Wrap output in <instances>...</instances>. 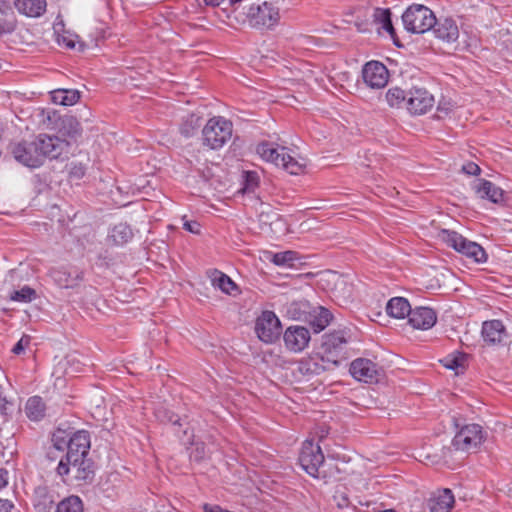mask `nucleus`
Wrapping results in <instances>:
<instances>
[{
	"label": "nucleus",
	"mask_w": 512,
	"mask_h": 512,
	"mask_svg": "<svg viewBox=\"0 0 512 512\" xmlns=\"http://www.w3.org/2000/svg\"><path fill=\"white\" fill-rule=\"evenodd\" d=\"M351 340L348 328L326 332L322 336V370H331L347 359V345Z\"/></svg>",
	"instance_id": "nucleus-1"
},
{
	"label": "nucleus",
	"mask_w": 512,
	"mask_h": 512,
	"mask_svg": "<svg viewBox=\"0 0 512 512\" xmlns=\"http://www.w3.org/2000/svg\"><path fill=\"white\" fill-rule=\"evenodd\" d=\"M437 237L447 246L477 263H484L487 260V254L481 245L466 239L456 231L441 229Z\"/></svg>",
	"instance_id": "nucleus-2"
},
{
	"label": "nucleus",
	"mask_w": 512,
	"mask_h": 512,
	"mask_svg": "<svg viewBox=\"0 0 512 512\" xmlns=\"http://www.w3.org/2000/svg\"><path fill=\"white\" fill-rule=\"evenodd\" d=\"M256 151L263 160L281 167L292 175L302 171V165L288 153L286 147H274L272 143L265 141L257 145Z\"/></svg>",
	"instance_id": "nucleus-3"
},
{
	"label": "nucleus",
	"mask_w": 512,
	"mask_h": 512,
	"mask_svg": "<svg viewBox=\"0 0 512 512\" xmlns=\"http://www.w3.org/2000/svg\"><path fill=\"white\" fill-rule=\"evenodd\" d=\"M233 131L231 121L223 117H213L202 130L203 144L211 149H219L230 140Z\"/></svg>",
	"instance_id": "nucleus-4"
},
{
	"label": "nucleus",
	"mask_w": 512,
	"mask_h": 512,
	"mask_svg": "<svg viewBox=\"0 0 512 512\" xmlns=\"http://www.w3.org/2000/svg\"><path fill=\"white\" fill-rule=\"evenodd\" d=\"M74 473V479L81 484L92 483L95 477V462L88 456L78 457L77 461L71 460H60L56 468V472L59 476L64 478L70 471Z\"/></svg>",
	"instance_id": "nucleus-5"
},
{
	"label": "nucleus",
	"mask_w": 512,
	"mask_h": 512,
	"mask_svg": "<svg viewBox=\"0 0 512 512\" xmlns=\"http://www.w3.org/2000/svg\"><path fill=\"white\" fill-rule=\"evenodd\" d=\"M402 21L407 31L412 33H425L436 23L432 10L424 5L414 4L406 9Z\"/></svg>",
	"instance_id": "nucleus-6"
},
{
	"label": "nucleus",
	"mask_w": 512,
	"mask_h": 512,
	"mask_svg": "<svg viewBox=\"0 0 512 512\" xmlns=\"http://www.w3.org/2000/svg\"><path fill=\"white\" fill-rule=\"evenodd\" d=\"M247 19L253 28L271 29L279 22V9L269 2L252 4L248 10Z\"/></svg>",
	"instance_id": "nucleus-7"
},
{
	"label": "nucleus",
	"mask_w": 512,
	"mask_h": 512,
	"mask_svg": "<svg viewBox=\"0 0 512 512\" xmlns=\"http://www.w3.org/2000/svg\"><path fill=\"white\" fill-rule=\"evenodd\" d=\"M320 436L307 438L299 454V464L302 469L314 478L319 476L320 467Z\"/></svg>",
	"instance_id": "nucleus-8"
},
{
	"label": "nucleus",
	"mask_w": 512,
	"mask_h": 512,
	"mask_svg": "<svg viewBox=\"0 0 512 512\" xmlns=\"http://www.w3.org/2000/svg\"><path fill=\"white\" fill-rule=\"evenodd\" d=\"M34 145L37 146V152L42 165L46 159H58L64 150L69 146V143L62 140L58 136L40 133L32 137Z\"/></svg>",
	"instance_id": "nucleus-9"
},
{
	"label": "nucleus",
	"mask_w": 512,
	"mask_h": 512,
	"mask_svg": "<svg viewBox=\"0 0 512 512\" xmlns=\"http://www.w3.org/2000/svg\"><path fill=\"white\" fill-rule=\"evenodd\" d=\"M255 332L262 342L272 344L280 339L282 325L273 311L266 310L257 318Z\"/></svg>",
	"instance_id": "nucleus-10"
},
{
	"label": "nucleus",
	"mask_w": 512,
	"mask_h": 512,
	"mask_svg": "<svg viewBox=\"0 0 512 512\" xmlns=\"http://www.w3.org/2000/svg\"><path fill=\"white\" fill-rule=\"evenodd\" d=\"M10 152L14 159L23 166L31 169L42 166L37 146L34 145L32 138L11 143Z\"/></svg>",
	"instance_id": "nucleus-11"
},
{
	"label": "nucleus",
	"mask_w": 512,
	"mask_h": 512,
	"mask_svg": "<svg viewBox=\"0 0 512 512\" xmlns=\"http://www.w3.org/2000/svg\"><path fill=\"white\" fill-rule=\"evenodd\" d=\"M483 441V430L479 424L463 426L454 436L452 446L455 450L469 451L477 448Z\"/></svg>",
	"instance_id": "nucleus-12"
},
{
	"label": "nucleus",
	"mask_w": 512,
	"mask_h": 512,
	"mask_svg": "<svg viewBox=\"0 0 512 512\" xmlns=\"http://www.w3.org/2000/svg\"><path fill=\"white\" fill-rule=\"evenodd\" d=\"M350 374L358 381L365 383L378 382L383 373L381 366L368 358L353 360L349 368Z\"/></svg>",
	"instance_id": "nucleus-13"
},
{
	"label": "nucleus",
	"mask_w": 512,
	"mask_h": 512,
	"mask_svg": "<svg viewBox=\"0 0 512 512\" xmlns=\"http://www.w3.org/2000/svg\"><path fill=\"white\" fill-rule=\"evenodd\" d=\"M434 96L425 88L413 87L408 92L407 110L412 115H422L434 106Z\"/></svg>",
	"instance_id": "nucleus-14"
},
{
	"label": "nucleus",
	"mask_w": 512,
	"mask_h": 512,
	"mask_svg": "<svg viewBox=\"0 0 512 512\" xmlns=\"http://www.w3.org/2000/svg\"><path fill=\"white\" fill-rule=\"evenodd\" d=\"M90 446V433L87 430L73 431L70 435L67 452L60 460L72 459L75 462L78 457L88 456Z\"/></svg>",
	"instance_id": "nucleus-15"
},
{
	"label": "nucleus",
	"mask_w": 512,
	"mask_h": 512,
	"mask_svg": "<svg viewBox=\"0 0 512 512\" xmlns=\"http://www.w3.org/2000/svg\"><path fill=\"white\" fill-rule=\"evenodd\" d=\"M365 84L373 89H380L387 85L389 72L386 66L379 61H370L362 69Z\"/></svg>",
	"instance_id": "nucleus-16"
},
{
	"label": "nucleus",
	"mask_w": 512,
	"mask_h": 512,
	"mask_svg": "<svg viewBox=\"0 0 512 512\" xmlns=\"http://www.w3.org/2000/svg\"><path fill=\"white\" fill-rule=\"evenodd\" d=\"M311 339L310 331L300 325L289 326L283 333L285 347L294 353L303 351Z\"/></svg>",
	"instance_id": "nucleus-17"
},
{
	"label": "nucleus",
	"mask_w": 512,
	"mask_h": 512,
	"mask_svg": "<svg viewBox=\"0 0 512 512\" xmlns=\"http://www.w3.org/2000/svg\"><path fill=\"white\" fill-rule=\"evenodd\" d=\"M50 276L60 288H75L84 279L83 270L77 267H60L50 270Z\"/></svg>",
	"instance_id": "nucleus-18"
},
{
	"label": "nucleus",
	"mask_w": 512,
	"mask_h": 512,
	"mask_svg": "<svg viewBox=\"0 0 512 512\" xmlns=\"http://www.w3.org/2000/svg\"><path fill=\"white\" fill-rule=\"evenodd\" d=\"M437 321L436 312L429 307H416L411 309L408 317L409 324L415 329L428 330Z\"/></svg>",
	"instance_id": "nucleus-19"
},
{
	"label": "nucleus",
	"mask_w": 512,
	"mask_h": 512,
	"mask_svg": "<svg viewBox=\"0 0 512 512\" xmlns=\"http://www.w3.org/2000/svg\"><path fill=\"white\" fill-rule=\"evenodd\" d=\"M57 495L47 486H37L32 497V504L36 512H52Z\"/></svg>",
	"instance_id": "nucleus-20"
},
{
	"label": "nucleus",
	"mask_w": 512,
	"mask_h": 512,
	"mask_svg": "<svg viewBox=\"0 0 512 512\" xmlns=\"http://www.w3.org/2000/svg\"><path fill=\"white\" fill-rule=\"evenodd\" d=\"M435 36L446 43L455 42L459 37V29L455 21L451 18L436 20L431 28Z\"/></svg>",
	"instance_id": "nucleus-21"
},
{
	"label": "nucleus",
	"mask_w": 512,
	"mask_h": 512,
	"mask_svg": "<svg viewBox=\"0 0 512 512\" xmlns=\"http://www.w3.org/2000/svg\"><path fill=\"white\" fill-rule=\"evenodd\" d=\"M474 190L482 199H488L495 204L504 202V191L489 180L479 179Z\"/></svg>",
	"instance_id": "nucleus-22"
},
{
	"label": "nucleus",
	"mask_w": 512,
	"mask_h": 512,
	"mask_svg": "<svg viewBox=\"0 0 512 512\" xmlns=\"http://www.w3.org/2000/svg\"><path fill=\"white\" fill-rule=\"evenodd\" d=\"M482 336L488 345L500 344L506 338V329L502 321H485L482 325Z\"/></svg>",
	"instance_id": "nucleus-23"
},
{
	"label": "nucleus",
	"mask_w": 512,
	"mask_h": 512,
	"mask_svg": "<svg viewBox=\"0 0 512 512\" xmlns=\"http://www.w3.org/2000/svg\"><path fill=\"white\" fill-rule=\"evenodd\" d=\"M455 499L450 489H443L433 494L428 501V507L431 512H450Z\"/></svg>",
	"instance_id": "nucleus-24"
},
{
	"label": "nucleus",
	"mask_w": 512,
	"mask_h": 512,
	"mask_svg": "<svg viewBox=\"0 0 512 512\" xmlns=\"http://www.w3.org/2000/svg\"><path fill=\"white\" fill-rule=\"evenodd\" d=\"M59 133L73 140H77L82 135V127L78 119L73 115H64L58 118L56 123Z\"/></svg>",
	"instance_id": "nucleus-25"
},
{
	"label": "nucleus",
	"mask_w": 512,
	"mask_h": 512,
	"mask_svg": "<svg viewBox=\"0 0 512 512\" xmlns=\"http://www.w3.org/2000/svg\"><path fill=\"white\" fill-rule=\"evenodd\" d=\"M46 0H16L15 7L19 13L28 17H39L46 11Z\"/></svg>",
	"instance_id": "nucleus-26"
},
{
	"label": "nucleus",
	"mask_w": 512,
	"mask_h": 512,
	"mask_svg": "<svg viewBox=\"0 0 512 512\" xmlns=\"http://www.w3.org/2000/svg\"><path fill=\"white\" fill-rule=\"evenodd\" d=\"M353 291V283L345 276L329 297L336 304L342 306L352 301Z\"/></svg>",
	"instance_id": "nucleus-27"
},
{
	"label": "nucleus",
	"mask_w": 512,
	"mask_h": 512,
	"mask_svg": "<svg viewBox=\"0 0 512 512\" xmlns=\"http://www.w3.org/2000/svg\"><path fill=\"white\" fill-rule=\"evenodd\" d=\"M322 66V73L326 74V78L331 87L337 88L341 74L338 71L341 66V59H336L334 56L327 55L325 58H322Z\"/></svg>",
	"instance_id": "nucleus-28"
},
{
	"label": "nucleus",
	"mask_w": 512,
	"mask_h": 512,
	"mask_svg": "<svg viewBox=\"0 0 512 512\" xmlns=\"http://www.w3.org/2000/svg\"><path fill=\"white\" fill-rule=\"evenodd\" d=\"M386 312L393 318L404 319L406 316L409 317L411 306L406 298L393 297L387 302Z\"/></svg>",
	"instance_id": "nucleus-29"
},
{
	"label": "nucleus",
	"mask_w": 512,
	"mask_h": 512,
	"mask_svg": "<svg viewBox=\"0 0 512 512\" xmlns=\"http://www.w3.org/2000/svg\"><path fill=\"white\" fill-rule=\"evenodd\" d=\"M210 278L212 285L225 294L232 295L234 290H238L236 283L228 275L217 269L210 273Z\"/></svg>",
	"instance_id": "nucleus-30"
},
{
	"label": "nucleus",
	"mask_w": 512,
	"mask_h": 512,
	"mask_svg": "<svg viewBox=\"0 0 512 512\" xmlns=\"http://www.w3.org/2000/svg\"><path fill=\"white\" fill-rule=\"evenodd\" d=\"M25 412L30 420L40 421L46 415V404L40 396H32L26 402Z\"/></svg>",
	"instance_id": "nucleus-31"
},
{
	"label": "nucleus",
	"mask_w": 512,
	"mask_h": 512,
	"mask_svg": "<svg viewBox=\"0 0 512 512\" xmlns=\"http://www.w3.org/2000/svg\"><path fill=\"white\" fill-rule=\"evenodd\" d=\"M154 415L156 419L162 423V424H172L174 427H177L178 429L175 430V432L179 435L180 431L182 432V427L184 426L183 419L170 409L159 406L155 409Z\"/></svg>",
	"instance_id": "nucleus-32"
},
{
	"label": "nucleus",
	"mask_w": 512,
	"mask_h": 512,
	"mask_svg": "<svg viewBox=\"0 0 512 512\" xmlns=\"http://www.w3.org/2000/svg\"><path fill=\"white\" fill-rule=\"evenodd\" d=\"M3 11H0V36L10 34L16 29V17L12 7L8 3H2Z\"/></svg>",
	"instance_id": "nucleus-33"
},
{
	"label": "nucleus",
	"mask_w": 512,
	"mask_h": 512,
	"mask_svg": "<svg viewBox=\"0 0 512 512\" xmlns=\"http://www.w3.org/2000/svg\"><path fill=\"white\" fill-rule=\"evenodd\" d=\"M80 99V92L74 89H57L51 92V100L55 104L71 106Z\"/></svg>",
	"instance_id": "nucleus-34"
},
{
	"label": "nucleus",
	"mask_w": 512,
	"mask_h": 512,
	"mask_svg": "<svg viewBox=\"0 0 512 512\" xmlns=\"http://www.w3.org/2000/svg\"><path fill=\"white\" fill-rule=\"evenodd\" d=\"M179 438L187 440V443L190 445H195V449L190 453V458L196 462H201L206 455V445L204 442H196L194 443V434L190 431V428L186 426L182 430V436L179 435Z\"/></svg>",
	"instance_id": "nucleus-35"
},
{
	"label": "nucleus",
	"mask_w": 512,
	"mask_h": 512,
	"mask_svg": "<svg viewBox=\"0 0 512 512\" xmlns=\"http://www.w3.org/2000/svg\"><path fill=\"white\" fill-rule=\"evenodd\" d=\"M54 512H84V504L79 496L70 495L56 504Z\"/></svg>",
	"instance_id": "nucleus-36"
},
{
	"label": "nucleus",
	"mask_w": 512,
	"mask_h": 512,
	"mask_svg": "<svg viewBox=\"0 0 512 512\" xmlns=\"http://www.w3.org/2000/svg\"><path fill=\"white\" fill-rule=\"evenodd\" d=\"M109 237L116 245H123L132 239L133 232L128 224L119 223L112 228Z\"/></svg>",
	"instance_id": "nucleus-37"
},
{
	"label": "nucleus",
	"mask_w": 512,
	"mask_h": 512,
	"mask_svg": "<svg viewBox=\"0 0 512 512\" xmlns=\"http://www.w3.org/2000/svg\"><path fill=\"white\" fill-rule=\"evenodd\" d=\"M345 276L334 270L322 271V292L331 295L332 291L335 290L337 285Z\"/></svg>",
	"instance_id": "nucleus-38"
},
{
	"label": "nucleus",
	"mask_w": 512,
	"mask_h": 512,
	"mask_svg": "<svg viewBox=\"0 0 512 512\" xmlns=\"http://www.w3.org/2000/svg\"><path fill=\"white\" fill-rule=\"evenodd\" d=\"M73 429L68 427L64 429L62 427H58L53 433L51 441L53 443V447L59 451H65L69 444L70 435L72 434Z\"/></svg>",
	"instance_id": "nucleus-39"
},
{
	"label": "nucleus",
	"mask_w": 512,
	"mask_h": 512,
	"mask_svg": "<svg viewBox=\"0 0 512 512\" xmlns=\"http://www.w3.org/2000/svg\"><path fill=\"white\" fill-rule=\"evenodd\" d=\"M408 93L399 87H393L386 92V101L391 108L407 107Z\"/></svg>",
	"instance_id": "nucleus-40"
},
{
	"label": "nucleus",
	"mask_w": 512,
	"mask_h": 512,
	"mask_svg": "<svg viewBox=\"0 0 512 512\" xmlns=\"http://www.w3.org/2000/svg\"><path fill=\"white\" fill-rule=\"evenodd\" d=\"M467 357L463 353H458L456 355H449L443 360H441L443 366L447 369L456 371V374L463 373L465 370Z\"/></svg>",
	"instance_id": "nucleus-41"
},
{
	"label": "nucleus",
	"mask_w": 512,
	"mask_h": 512,
	"mask_svg": "<svg viewBox=\"0 0 512 512\" xmlns=\"http://www.w3.org/2000/svg\"><path fill=\"white\" fill-rule=\"evenodd\" d=\"M202 118L196 114L188 115L180 126V132L185 137L193 136L196 131L200 128Z\"/></svg>",
	"instance_id": "nucleus-42"
},
{
	"label": "nucleus",
	"mask_w": 512,
	"mask_h": 512,
	"mask_svg": "<svg viewBox=\"0 0 512 512\" xmlns=\"http://www.w3.org/2000/svg\"><path fill=\"white\" fill-rule=\"evenodd\" d=\"M375 21L381 24V28L387 31L391 36H394L395 29L391 20V12L389 9L377 8L374 13Z\"/></svg>",
	"instance_id": "nucleus-43"
},
{
	"label": "nucleus",
	"mask_w": 512,
	"mask_h": 512,
	"mask_svg": "<svg viewBox=\"0 0 512 512\" xmlns=\"http://www.w3.org/2000/svg\"><path fill=\"white\" fill-rule=\"evenodd\" d=\"M37 298L36 290L25 285L12 292L10 299L16 302L29 303Z\"/></svg>",
	"instance_id": "nucleus-44"
},
{
	"label": "nucleus",
	"mask_w": 512,
	"mask_h": 512,
	"mask_svg": "<svg viewBox=\"0 0 512 512\" xmlns=\"http://www.w3.org/2000/svg\"><path fill=\"white\" fill-rule=\"evenodd\" d=\"M297 253L291 250L278 252L273 254L271 261L277 266H294V261L297 259Z\"/></svg>",
	"instance_id": "nucleus-45"
},
{
	"label": "nucleus",
	"mask_w": 512,
	"mask_h": 512,
	"mask_svg": "<svg viewBox=\"0 0 512 512\" xmlns=\"http://www.w3.org/2000/svg\"><path fill=\"white\" fill-rule=\"evenodd\" d=\"M242 190L244 193L254 192L259 185V175L256 171H245L243 173Z\"/></svg>",
	"instance_id": "nucleus-46"
},
{
	"label": "nucleus",
	"mask_w": 512,
	"mask_h": 512,
	"mask_svg": "<svg viewBox=\"0 0 512 512\" xmlns=\"http://www.w3.org/2000/svg\"><path fill=\"white\" fill-rule=\"evenodd\" d=\"M69 167V177L71 179L80 180L85 176L86 167L80 162H71L67 165Z\"/></svg>",
	"instance_id": "nucleus-47"
},
{
	"label": "nucleus",
	"mask_w": 512,
	"mask_h": 512,
	"mask_svg": "<svg viewBox=\"0 0 512 512\" xmlns=\"http://www.w3.org/2000/svg\"><path fill=\"white\" fill-rule=\"evenodd\" d=\"M30 336L28 335H23L20 340L14 345V347L12 348V352L16 355H19L21 354L22 352H24L25 350V347L28 346L30 344Z\"/></svg>",
	"instance_id": "nucleus-48"
},
{
	"label": "nucleus",
	"mask_w": 512,
	"mask_h": 512,
	"mask_svg": "<svg viewBox=\"0 0 512 512\" xmlns=\"http://www.w3.org/2000/svg\"><path fill=\"white\" fill-rule=\"evenodd\" d=\"M462 171L467 175L478 176L481 173L480 167L474 162H468L462 166Z\"/></svg>",
	"instance_id": "nucleus-49"
},
{
	"label": "nucleus",
	"mask_w": 512,
	"mask_h": 512,
	"mask_svg": "<svg viewBox=\"0 0 512 512\" xmlns=\"http://www.w3.org/2000/svg\"><path fill=\"white\" fill-rule=\"evenodd\" d=\"M333 320L334 315L332 312L328 308L322 306V331L327 325L331 324Z\"/></svg>",
	"instance_id": "nucleus-50"
},
{
	"label": "nucleus",
	"mask_w": 512,
	"mask_h": 512,
	"mask_svg": "<svg viewBox=\"0 0 512 512\" xmlns=\"http://www.w3.org/2000/svg\"><path fill=\"white\" fill-rule=\"evenodd\" d=\"M184 229L193 234H199L200 233V224L196 221L185 222Z\"/></svg>",
	"instance_id": "nucleus-51"
},
{
	"label": "nucleus",
	"mask_w": 512,
	"mask_h": 512,
	"mask_svg": "<svg viewBox=\"0 0 512 512\" xmlns=\"http://www.w3.org/2000/svg\"><path fill=\"white\" fill-rule=\"evenodd\" d=\"M14 504L8 499L0 498V512H11Z\"/></svg>",
	"instance_id": "nucleus-52"
},
{
	"label": "nucleus",
	"mask_w": 512,
	"mask_h": 512,
	"mask_svg": "<svg viewBox=\"0 0 512 512\" xmlns=\"http://www.w3.org/2000/svg\"><path fill=\"white\" fill-rule=\"evenodd\" d=\"M334 498H335V500H337V506H338L339 508L348 507V505H349V500H348V498H347V496H346V495L341 494L339 497H338V496H335Z\"/></svg>",
	"instance_id": "nucleus-53"
},
{
	"label": "nucleus",
	"mask_w": 512,
	"mask_h": 512,
	"mask_svg": "<svg viewBox=\"0 0 512 512\" xmlns=\"http://www.w3.org/2000/svg\"><path fill=\"white\" fill-rule=\"evenodd\" d=\"M7 470L1 468L0 469V489L7 485Z\"/></svg>",
	"instance_id": "nucleus-54"
},
{
	"label": "nucleus",
	"mask_w": 512,
	"mask_h": 512,
	"mask_svg": "<svg viewBox=\"0 0 512 512\" xmlns=\"http://www.w3.org/2000/svg\"><path fill=\"white\" fill-rule=\"evenodd\" d=\"M224 0H204L205 4L212 7L219 6Z\"/></svg>",
	"instance_id": "nucleus-55"
},
{
	"label": "nucleus",
	"mask_w": 512,
	"mask_h": 512,
	"mask_svg": "<svg viewBox=\"0 0 512 512\" xmlns=\"http://www.w3.org/2000/svg\"><path fill=\"white\" fill-rule=\"evenodd\" d=\"M313 327L315 332L320 331V320L318 318H315V320L313 321Z\"/></svg>",
	"instance_id": "nucleus-56"
},
{
	"label": "nucleus",
	"mask_w": 512,
	"mask_h": 512,
	"mask_svg": "<svg viewBox=\"0 0 512 512\" xmlns=\"http://www.w3.org/2000/svg\"><path fill=\"white\" fill-rule=\"evenodd\" d=\"M321 83H322V88H324L325 90L329 91V92H332L330 87L327 86L325 83H324V79L322 78L321 80Z\"/></svg>",
	"instance_id": "nucleus-57"
},
{
	"label": "nucleus",
	"mask_w": 512,
	"mask_h": 512,
	"mask_svg": "<svg viewBox=\"0 0 512 512\" xmlns=\"http://www.w3.org/2000/svg\"><path fill=\"white\" fill-rule=\"evenodd\" d=\"M65 45H66V47L71 48V49L75 47L74 42H73V41H71V40H70V41H68V42H66V44H65Z\"/></svg>",
	"instance_id": "nucleus-58"
},
{
	"label": "nucleus",
	"mask_w": 512,
	"mask_h": 512,
	"mask_svg": "<svg viewBox=\"0 0 512 512\" xmlns=\"http://www.w3.org/2000/svg\"><path fill=\"white\" fill-rule=\"evenodd\" d=\"M321 432H322V438H323V437H324V434H328V433H329V430H328V429H326V428L322 425Z\"/></svg>",
	"instance_id": "nucleus-59"
},
{
	"label": "nucleus",
	"mask_w": 512,
	"mask_h": 512,
	"mask_svg": "<svg viewBox=\"0 0 512 512\" xmlns=\"http://www.w3.org/2000/svg\"><path fill=\"white\" fill-rule=\"evenodd\" d=\"M321 459H322V467L326 466V465H327V462H326V459H325V456H324V453H323V452H322Z\"/></svg>",
	"instance_id": "nucleus-60"
},
{
	"label": "nucleus",
	"mask_w": 512,
	"mask_h": 512,
	"mask_svg": "<svg viewBox=\"0 0 512 512\" xmlns=\"http://www.w3.org/2000/svg\"><path fill=\"white\" fill-rule=\"evenodd\" d=\"M322 472L324 473V474L322 475V477H326V473H329V475H332V474H333L330 468H329V469H327V470H324V471H322Z\"/></svg>",
	"instance_id": "nucleus-61"
},
{
	"label": "nucleus",
	"mask_w": 512,
	"mask_h": 512,
	"mask_svg": "<svg viewBox=\"0 0 512 512\" xmlns=\"http://www.w3.org/2000/svg\"><path fill=\"white\" fill-rule=\"evenodd\" d=\"M231 5H235L237 3H240L242 0H229Z\"/></svg>",
	"instance_id": "nucleus-62"
},
{
	"label": "nucleus",
	"mask_w": 512,
	"mask_h": 512,
	"mask_svg": "<svg viewBox=\"0 0 512 512\" xmlns=\"http://www.w3.org/2000/svg\"><path fill=\"white\" fill-rule=\"evenodd\" d=\"M328 458L339 459L340 457H339V455L334 456V455H331V454L328 453Z\"/></svg>",
	"instance_id": "nucleus-63"
},
{
	"label": "nucleus",
	"mask_w": 512,
	"mask_h": 512,
	"mask_svg": "<svg viewBox=\"0 0 512 512\" xmlns=\"http://www.w3.org/2000/svg\"><path fill=\"white\" fill-rule=\"evenodd\" d=\"M2 3H5L4 1H0V11H3V5Z\"/></svg>",
	"instance_id": "nucleus-64"
}]
</instances>
